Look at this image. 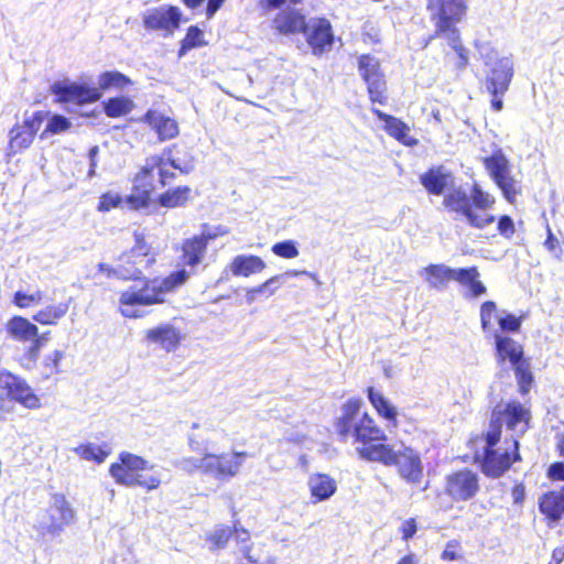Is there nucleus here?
I'll list each match as a JSON object with an SVG mask.
<instances>
[{"label":"nucleus","instance_id":"1","mask_svg":"<svg viewBox=\"0 0 564 564\" xmlns=\"http://www.w3.org/2000/svg\"><path fill=\"white\" fill-rule=\"evenodd\" d=\"M335 430L343 441L354 440L356 451L362 459L395 466L400 477L408 484L421 482L423 465L419 453L404 444L376 443L384 441L386 434L375 420L362 411L361 399L350 398L341 405Z\"/></svg>","mask_w":564,"mask_h":564},{"label":"nucleus","instance_id":"2","mask_svg":"<svg viewBox=\"0 0 564 564\" xmlns=\"http://www.w3.org/2000/svg\"><path fill=\"white\" fill-rule=\"evenodd\" d=\"M206 250L205 239L197 235L183 240L180 259L189 269L182 268L165 278L145 279L142 288L130 286L122 291L118 301L121 315L127 318H140L144 316L141 306L164 303L169 294L188 281L194 269L202 263Z\"/></svg>","mask_w":564,"mask_h":564},{"label":"nucleus","instance_id":"3","mask_svg":"<svg viewBox=\"0 0 564 564\" xmlns=\"http://www.w3.org/2000/svg\"><path fill=\"white\" fill-rule=\"evenodd\" d=\"M427 9L436 28L432 39L444 37L458 55V67H465L468 63V55L460 43L458 30L455 28L466 12L465 0H429Z\"/></svg>","mask_w":564,"mask_h":564},{"label":"nucleus","instance_id":"4","mask_svg":"<svg viewBox=\"0 0 564 564\" xmlns=\"http://www.w3.org/2000/svg\"><path fill=\"white\" fill-rule=\"evenodd\" d=\"M109 474L118 485L141 487L148 491L158 489L162 482L161 469L130 452H121L118 460L109 467Z\"/></svg>","mask_w":564,"mask_h":564},{"label":"nucleus","instance_id":"5","mask_svg":"<svg viewBox=\"0 0 564 564\" xmlns=\"http://www.w3.org/2000/svg\"><path fill=\"white\" fill-rule=\"evenodd\" d=\"M531 420L530 410L517 401L498 404L491 413L488 429L489 440L508 436L509 440L519 438L528 431Z\"/></svg>","mask_w":564,"mask_h":564},{"label":"nucleus","instance_id":"6","mask_svg":"<svg viewBox=\"0 0 564 564\" xmlns=\"http://www.w3.org/2000/svg\"><path fill=\"white\" fill-rule=\"evenodd\" d=\"M482 453L476 454L481 464V469L489 477H500L508 470L513 462L521 459L519 454V442L509 440L508 436L489 440L488 433L480 440Z\"/></svg>","mask_w":564,"mask_h":564},{"label":"nucleus","instance_id":"7","mask_svg":"<svg viewBox=\"0 0 564 564\" xmlns=\"http://www.w3.org/2000/svg\"><path fill=\"white\" fill-rule=\"evenodd\" d=\"M486 69V88L491 95L503 96L509 89L513 77V62L511 57L499 56L488 44L478 46Z\"/></svg>","mask_w":564,"mask_h":564},{"label":"nucleus","instance_id":"8","mask_svg":"<svg viewBox=\"0 0 564 564\" xmlns=\"http://www.w3.org/2000/svg\"><path fill=\"white\" fill-rule=\"evenodd\" d=\"M76 521V511L72 503L62 494H54L50 505L39 520L37 532L43 538H56Z\"/></svg>","mask_w":564,"mask_h":564},{"label":"nucleus","instance_id":"9","mask_svg":"<svg viewBox=\"0 0 564 564\" xmlns=\"http://www.w3.org/2000/svg\"><path fill=\"white\" fill-rule=\"evenodd\" d=\"M482 164L495 184L509 203H514L522 193L521 181L512 175V165L501 149L482 159Z\"/></svg>","mask_w":564,"mask_h":564},{"label":"nucleus","instance_id":"10","mask_svg":"<svg viewBox=\"0 0 564 564\" xmlns=\"http://www.w3.org/2000/svg\"><path fill=\"white\" fill-rule=\"evenodd\" d=\"M48 117V111L37 110L24 113L23 121L15 123L9 131V142L6 149L8 159L29 149L43 122Z\"/></svg>","mask_w":564,"mask_h":564},{"label":"nucleus","instance_id":"11","mask_svg":"<svg viewBox=\"0 0 564 564\" xmlns=\"http://www.w3.org/2000/svg\"><path fill=\"white\" fill-rule=\"evenodd\" d=\"M188 446L193 452L202 454V457H184L180 459L176 466L188 474L202 471L207 475L206 459L209 449L213 446V440L209 436V430L205 425L193 423L192 432L188 435Z\"/></svg>","mask_w":564,"mask_h":564},{"label":"nucleus","instance_id":"12","mask_svg":"<svg viewBox=\"0 0 564 564\" xmlns=\"http://www.w3.org/2000/svg\"><path fill=\"white\" fill-rule=\"evenodd\" d=\"M479 490V476L473 470L460 469L444 478L443 491L453 502L468 501L476 497Z\"/></svg>","mask_w":564,"mask_h":564},{"label":"nucleus","instance_id":"13","mask_svg":"<svg viewBox=\"0 0 564 564\" xmlns=\"http://www.w3.org/2000/svg\"><path fill=\"white\" fill-rule=\"evenodd\" d=\"M9 398L26 409L41 408V400L28 382L13 373L0 369V399Z\"/></svg>","mask_w":564,"mask_h":564},{"label":"nucleus","instance_id":"14","mask_svg":"<svg viewBox=\"0 0 564 564\" xmlns=\"http://www.w3.org/2000/svg\"><path fill=\"white\" fill-rule=\"evenodd\" d=\"M248 457L249 454L247 452L209 453L205 465L207 475H212L220 481H228L240 474Z\"/></svg>","mask_w":564,"mask_h":564},{"label":"nucleus","instance_id":"15","mask_svg":"<svg viewBox=\"0 0 564 564\" xmlns=\"http://www.w3.org/2000/svg\"><path fill=\"white\" fill-rule=\"evenodd\" d=\"M358 70L367 83L370 100L381 105L386 104L387 97L384 93L387 85L379 59L369 54L359 56Z\"/></svg>","mask_w":564,"mask_h":564},{"label":"nucleus","instance_id":"16","mask_svg":"<svg viewBox=\"0 0 564 564\" xmlns=\"http://www.w3.org/2000/svg\"><path fill=\"white\" fill-rule=\"evenodd\" d=\"M306 36V42L312 47L314 55H322L330 51L334 42L332 25L328 20L323 18H312L302 31Z\"/></svg>","mask_w":564,"mask_h":564},{"label":"nucleus","instance_id":"17","mask_svg":"<svg viewBox=\"0 0 564 564\" xmlns=\"http://www.w3.org/2000/svg\"><path fill=\"white\" fill-rule=\"evenodd\" d=\"M181 15L182 13L176 7L154 8L143 14V25L147 30L160 31L167 36L178 29Z\"/></svg>","mask_w":564,"mask_h":564},{"label":"nucleus","instance_id":"18","mask_svg":"<svg viewBox=\"0 0 564 564\" xmlns=\"http://www.w3.org/2000/svg\"><path fill=\"white\" fill-rule=\"evenodd\" d=\"M51 91L61 102H75L78 105L98 100L101 96L98 88H91L69 80L56 82L51 86Z\"/></svg>","mask_w":564,"mask_h":564},{"label":"nucleus","instance_id":"19","mask_svg":"<svg viewBox=\"0 0 564 564\" xmlns=\"http://www.w3.org/2000/svg\"><path fill=\"white\" fill-rule=\"evenodd\" d=\"M147 167L148 159L145 160V163L141 167L140 172L135 175L134 193H132L127 198V202L131 205L132 208H141L147 206L150 194L156 188V184H159L156 170L152 171Z\"/></svg>","mask_w":564,"mask_h":564},{"label":"nucleus","instance_id":"20","mask_svg":"<svg viewBox=\"0 0 564 564\" xmlns=\"http://www.w3.org/2000/svg\"><path fill=\"white\" fill-rule=\"evenodd\" d=\"M155 253L145 242L144 238L135 234V243L130 251L120 257V262L129 269L139 270L138 280L142 275L143 269L150 268L155 262Z\"/></svg>","mask_w":564,"mask_h":564},{"label":"nucleus","instance_id":"21","mask_svg":"<svg viewBox=\"0 0 564 564\" xmlns=\"http://www.w3.org/2000/svg\"><path fill=\"white\" fill-rule=\"evenodd\" d=\"M497 360L499 364L509 361L512 367L523 362V348L514 339L494 332Z\"/></svg>","mask_w":564,"mask_h":564},{"label":"nucleus","instance_id":"22","mask_svg":"<svg viewBox=\"0 0 564 564\" xmlns=\"http://www.w3.org/2000/svg\"><path fill=\"white\" fill-rule=\"evenodd\" d=\"M143 120L155 131L160 141L174 139L178 135L180 130L176 120L158 110H149Z\"/></svg>","mask_w":564,"mask_h":564},{"label":"nucleus","instance_id":"23","mask_svg":"<svg viewBox=\"0 0 564 564\" xmlns=\"http://www.w3.org/2000/svg\"><path fill=\"white\" fill-rule=\"evenodd\" d=\"M420 178L426 191L434 195H441L454 185V176L443 166L430 169Z\"/></svg>","mask_w":564,"mask_h":564},{"label":"nucleus","instance_id":"24","mask_svg":"<svg viewBox=\"0 0 564 564\" xmlns=\"http://www.w3.org/2000/svg\"><path fill=\"white\" fill-rule=\"evenodd\" d=\"M145 337L150 344L158 345L165 351L175 350L181 341L180 332L170 324L148 329Z\"/></svg>","mask_w":564,"mask_h":564},{"label":"nucleus","instance_id":"25","mask_svg":"<svg viewBox=\"0 0 564 564\" xmlns=\"http://www.w3.org/2000/svg\"><path fill=\"white\" fill-rule=\"evenodd\" d=\"M456 269L445 264H430L420 271V275L431 289L443 291L451 281H454Z\"/></svg>","mask_w":564,"mask_h":564},{"label":"nucleus","instance_id":"26","mask_svg":"<svg viewBox=\"0 0 564 564\" xmlns=\"http://www.w3.org/2000/svg\"><path fill=\"white\" fill-rule=\"evenodd\" d=\"M307 486L314 503L328 500L337 490L336 480L326 474L311 475Z\"/></svg>","mask_w":564,"mask_h":564},{"label":"nucleus","instance_id":"27","mask_svg":"<svg viewBox=\"0 0 564 564\" xmlns=\"http://www.w3.org/2000/svg\"><path fill=\"white\" fill-rule=\"evenodd\" d=\"M480 273L476 267L456 269L454 281L467 289V296L479 297L487 289L479 280Z\"/></svg>","mask_w":564,"mask_h":564},{"label":"nucleus","instance_id":"28","mask_svg":"<svg viewBox=\"0 0 564 564\" xmlns=\"http://www.w3.org/2000/svg\"><path fill=\"white\" fill-rule=\"evenodd\" d=\"M265 262L258 256L239 254L230 262V271L235 276L248 278L252 274L262 272L265 269Z\"/></svg>","mask_w":564,"mask_h":564},{"label":"nucleus","instance_id":"29","mask_svg":"<svg viewBox=\"0 0 564 564\" xmlns=\"http://www.w3.org/2000/svg\"><path fill=\"white\" fill-rule=\"evenodd\" d=\"M305 23L304 17L294 9L281 11L273 20L274 29L281 34L302 32Z\"/></svg>","mask_w":564,"mask_h":564},{"label":"nucleus","instance_id":"30","mask_svg":"<svg viewBox=\"0 0 564 564\" xmlns=\"http://www.w3.org/2000/svg\"><path fill=\"white\" fill-rule=\"evenodd\" d=\"M367 394L378 415L395 426L398 416L397 408L382 394V392L376 390L373 387L368 388Z\"/></svg>","mask_w":564,"mask_h":564},{"label":"nucleus","instance_id":"31","mask_svg":"<svg viewBox=\"0 0 564 564\" xmlns=\"http://www.w3.org/2000/svg\"><path fill=\"white\" fill-rule=\"evenodd\" d=\"M7 332L13 339L26 343L36 337L39 328L28 318L14 316L8 322Z\"/></svg>","mask_w":564,"mask_h":564},{"label":"nucleus","instance_id":"32","mask_svg":"<svg viewBox=\"0 0 564 564\" xmlns=\"http://www.w3.org/2000/svg\"><path fill=\"white\" fill-rule=\"evenodd\" d=\"M540 510L552 522L558 521L564 514V494L556 491L545 494L540 501Z\"/></svg>","mask_w":564,"mask_h":564},{"label":"nucleus","instance_id":"33","mask_svg":"<svg viewBox=\"0 0 564 564\" xmlns=\"http://www.w3.org/2000/svg\"><path fill=\"white\" fill-rule=\"evenodd\" d=\"M443 204L447 209L463 216L471 207L469 194L463 187L454 185L447 191Z\"/></svg>","mask_w":564,"mask_h":564},{"label":"nucleus","instance_id":"34","mask_svg":"<svg viewBox=\"0 0 564 564\" xmlns=\"http://www.w3.org/2000/svg\"><path fill=\"white\" fill-rule=\"evenodd\" d=\"M373 113L382 121H384V129L393 138H395L399 141H402L403 143L409 144L408 137H409V127L403 123L401 120L389 116L379 109H372Z\"/></svg>","mask_w":564,"mask_h":564},{"label":"nucleus","instance_id":"35","mask_svg":"<svg viewBox=\"0 0 564 564\" xmlns=\"http://www.w3.org/2000/svg\"><path fill=\"white\" fill-rule=\"evenodd\" d=\"M67 311L68 304L66 303L47 305L37 311L32 316V319L41 325H56L57 322L66 315Z\"/></svg>","mask_w":564,"mask_h":564},{"label":"nucleus","instance_id":"36","mask_svg":"<svg viewBox=\"0 0 564 564\" xmlns=\"http://www.w3.org/2000/svg\"><path fill=\"white\" fill-rule=\"evenodd\" d=\"M46 126L44 130L40 133V140H47L53 135L62 134L68 131L72 128V122L68 118L62 115H51L48 111V117L45 119Z\"/></svg>","mask_w":564,"mask_h":564},{"label":"nucleus","instance_id":"37","mask_svg":"<svg viewBox=\"0 0 564 564\" xmlns=\"http://www.w3.org/2000/svg\"><path fill=\"white\" fill-rule=\"evenodd\" d=\"M82 459L101 464L110 454V448L94 443L82 444L73 449Z\"/></svg>","mask_w":564,"mask_h":564},{"label":"nucleus","instance_id":"38","mask_svg":"<svg viewBox=\"0 0 564 564\" xmlns=\"http://www.w3.org/2000/svg\"><path fill=\"white\" fill-rule=\"evenodd\" d=\"M150 170H156L158 182L161 186H165L169 181L175 177V170L170 165L169 161L161 155H153L148 158V167Z\"/></svg>","mask_w":564,"mask_h":564},{"label":"nucleus","instance_id":"39","mask_svg":"<svg viewBox=\"0 0 564 564\" xmlns=\"http://www.w3.org/2000/svg\"><path fill=\"white\" fill-rule=\"evenodd\" d=\"M232 536V530L228 525L218 524L205 534V542L209 550L224 549Z\"/></svg>","mask_w":564,"mask_h":564},{"label":"nucleus","instance_id":"40","mask_svg":"<svg viewBox=\"0 0 564 564\" xmlns=\"http://www.w3.org/2000/svg\"><path fill=\"white\" fill-rule=\"evenodd\" d=\"M192 189L188 186H178L163 193L159 203L163 207L175 208L185 205L191 196Z\"/></svg>","mask_w":564,"mask_h":564},{"label":"nucleus","instance_id":"41","mask_svg":"<svg viewBox=\"0 0 564 564\" xmlns=\"http://www.w3.org/2000/svg\"><path fill=\"white\" fill-rule=\"evenodd\" d=\"M98 272L108 279L116 278V279L124 280V281H128V280L135 281V280H138L139 270L129 269L122 262H120L116 267H111L107 263H99Z\"/></svg>","mask_w":564,"mask_h":564},{"label":"nucleus","instance_id":"42","mask_svg":"<svg viewBox=\"0 0 564 564\" xmlns=\"http://www.w3.org/2000/svg\"><path fill=\"white\" fill-rule=\"evenodd\" d=\"M131 84V79L120 72H105L98 77V90L119 89Z\"/></svg>","mask_w":564,"mask_h":564},{"label":"nucleus","instance_id":"43","mask_svg":"<svg viewBox=\"0 0 564 564\" xmlns=\"http://www.w3.org/2000/svg\"><path fill=\"white\" fill-rule=\"evenodd\" d=\"M134 107L133 101L128 97L110 98L105 104V112L108 117H121L129 113Z\"/></svg>","mask_w":564,"mask_h":564},{"label":"nucleus","instance_id":"44","mask_svg":"<svg viewBox=\"0 0 564 564\" xmlns=\"http://www.w3.org/2000/svg\"><path fill=\"white\" fill-rule=\"evenodd\" d=\"M497 305L492 301H486L480 306V323L485 333L494 332V321L499 318Z\"/></svg>","mask_w":564,"mask_h":564},{"label":"nucleus","instance_id":"45","mask_svg":"<svg viewBox=\"0 0 564 564\" xmlns=\"http://www.w3.org/2000/svg\"><path fill=\"white\" fill-rule=\"evenodd\" d=\"M205 45L204 33L197 26H191L182 41L178 56L182 57L187 51Z\"/></svg>","mask_w":564,"mask_h":564},{"label":"nucleus","instance_id":"46","mask_svg":"<svg viewBox=\"0 0 564 564\" xmlns=\"http://www.w3.org/2000/svg\"><path fill=\"white\" fill-rule=\"evenodd\" d=\"M469 196L470 203L473 202L476 209L482 212L490 209L496 202L495 197L488 192L482 191V188L478 184L473 185V189Z\"/></svg>","mask_w":564,"mask_h":564},{"label":"nucleus","instance_id":"47","mask_svg":"<svg viewBox=\"0 0 564 564\" xmlns=\"http://www.w3.org/2000/svg\"><path fill=\"white\" fill-rule=\"evenodd\" d=\"M280 278H281V275H274V276L268 279L264 283H262L256 288L248 289L246 292V303L247 304L254 303L257 301L259 294L267 293V297L273 295L276 291V288L271 289V286L275 282H278L280 280Z\"/></svg>","mask_w":564,"mask_h":564},{"label":"nucleus","instance_id":"48","mask_svg":"<svg viewBox=\"0 0 564 564\" xmlns=\"http://www.w3.org/2000/svg\"><path fill=\"white\" fill-rule=\"evenodd\" d=\"M44 299V292L35 290L32 293H25L18 291L14 293L13 303L20 308H28L42 303Z\"/></svg>","mask_w":564,"mask_h":564},{"label":"nucleus","instance_id":"49","mask_svg":"<svg viewBox=\"0 0 564 564\" xmlns=\"http://www.w3.org/2000/svg\"><path fill=\"white\" fill-rule=\"evenodd\" d=\"M466 221L478 229H482L495 221V217L486 213V210H475L473 207L464 215Z\"/></svg>","mask_w":564,"mask_h":564},{"label":"nucleus","instance_id":"50","mask_svg":"<svg viewBox=\"0 0 564 564\" xmlns=\"http://www.w3.org/2000/svg\"><path fill=\"white\" fill-rule=\"evenodd\" d=\"M64 356V351L58 349H55L45 355L42 365L46 377H51L59 372V364Z\"/></svg>","mask_w":564,"mask_h":564},{"label":"nucleus","instance_id":"51","mask_svg":"<svg viewBox=\"0 0 564 564\" xmlns=\"http://www.w3.org/2000/svg\"><path fill=\"white\" fill-rule=\"evenodd\" d=\"M271 251L283 259H294L300 254L296 242L293 240L276 242L272 246Z\"/></svg>","mask_w":564,"mask_h":564},{"label":"nucleus","instance_id":"52","mask_svg":"<svg viewBox=\"0 0 564 564\" xmlns=\"http://www.w3.org/2000/svg\"><path fill=\"white\" fill-rule=\"evenodd\" d=\"M236 542L239 547V552L243 554L246 558L254 563L257 558L251 555L250 534L245 529L235 528Z\"/></svg>","mask_w":564,"mask_h":564},{"label":"nucleus","instance_id":"53","mask_svg":"<svg viewBox=\"0 0 564 564\" xmlns=\"http://www.w3.org/2000/svg\"><path fill=\"white\" fill-rule=\"evenodd\" d=\"M123 203L122 197L117 192H107L99 197L97 210L106 213L112 208L120 207Z\"/></svg>","mask_w":564,"mask_h":564},{"label":"nucleus","instance_id":"54","mask_svg":"<svg viewBox=\"0 0 564 564\" xmlns=\"http://www.w3.org/2000/svg\"><path fill=\"white\" fill-rule=\"evenodd\" d=\"M512 368L516 371L520 392L522 394L528 393L530 383L532 381V375L530 372L529 365L523 361Z\"/></svg>","mask_w":564,"mask_h":564},{"label":"nucleus","instance_id":"55","mask_svg":"<svg viewBox=\"0 0 564 564\" xmlns=\"http://www.w3.org/2000/svg\"><path fill=\"white\" fill-rule=\"evenodd\" d=\"M229 232L228 228L223 225L212 226L208 224H204L202 226V232L200 235H197L199 238L205 239L206 246H208V242L212 240H215L219 237L226 236Z\"/></svg>","mask_w":564,"mask_h":564},{"label":"nucleus","instance_id":"56","mask_svg":"<svg viewBox=\"0 0 564 564\" xmlns=\"http://www.w3.org/2000/svg\"><path fill=\"white\" fill-rule=\"evenodd\" d=\"M521 322L520 317L506 312H503L498 318V324L503 332L517 333L521 327Z\"/></svg>","mask_w":564,"mask_h":564},{"label":"nucleus","instance_id":"57","mask_svg":"<svg viewBox=\"0 0 564 564\" xmlns=\"http://www.w3.org/2000/svg\"><path fill=\"white\" fill-rule=\"evenodd\" d=\"M162 155L169 161L170 165L180 173L187 174L193 170V162L191 160L180 161L173 158L172 149H166L162 152Z\"/></svg>","mask_w":564,"mask_h":564},{"label":"nucleus","instance_id":"58","mask_svg":"<svg viewBox=\"0 0 564 564\" xmlns=\"http://www.w3.org/2000/svg\"><path fill=\"white\" fill-rule=\"evenodd\" d=\"M500 235L510 238L514 234L513 220L509 216H502L498 221Z\"/></svg>","mask_w":564,"mask_h":564},{"label":"nucleus","instance_id":"59","mask_svg":"<svg viewBox=\"0 0 564 564\" xmlns=\"http://www.w3.org/2000/svg\"><path fill=\"white\" fill-rule=\"evenodd\" d=\"M416 522L413 518L406 519L403 521L400 531L402 533V539L408 541L416 533Z\"/></svg>","mask_w":564,"mask_h":564},{"label":"nucleus","instance_id":"60","mask_svg":"<svg viewBox=\"0 0 564 564\" xmlns=\"http://www.w3.org/2000/svg\"><path fill=\"white\" fill-rule=\"evenodd\" d=\"M30 341H31V346L28 349V354L32 359H36L40 354V350L44 344V337L39 336V333H37L36 337L32 338Z\"/></svg>","mask_w":564,"mask_h":564},{"label":"nucleus","instance_id":"61","mask_svg":"<svg viewBox=\"0 0 564 564\" xmlns=\"http://www.w3.org/2000/svg\"><path fill=\"white\" fill-rule=\"evenodd\" d=\"M456 546H457V544L455 542L447 543L444 551L442 552V555H441L442 560H444V561L457 560L459 556L456 552Z\"/></svg>","mask_w":564,"mask_h":564},{"label":"nucleus","instance_id":"62","mask_svg":"<svg viewBox=\"0 0 564 564\" xmlns=\"http://www.w3.org/2000/svg\"><path fill=\"white\" fill-rule=\"evenodd\" d=\"M549 476L552 479L564 480V463H555L549 468Z\"/></svg>","mask_w":564,"mask_h":564},{"label":"nucleus","instance_id":"63","mask_svg":"<svg viewBox=\"0 0 564 564\" xmlns=\"http://www.w3.org/2000/svg\"><path fill=\"white\" fill-rule=\"evenodd\" d=\"M511 496L514 503H521L525 496L524 486L521 484L516 485L512 489Z\"/></svg>","mask_w":564,"mask_h":564},{"label":"nucleus","instance_id":"64","mask_svg":"<svg viewBox=\"0 0 564 564\" xmlns=\"http://www.w3.org/2000/svg\"><path fill=\"white\" fill-rule=\"evenodd\" d=\"M224 1L225 0H208L206 9L208 19H210L216 13V11L223 6Z\"/></svg>","mask_w":564,"mask_h":564}]
</instances>
